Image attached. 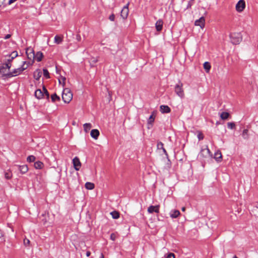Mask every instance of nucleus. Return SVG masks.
<instances>
[{"label":"nucleus","mask_w":258,"mask_h":258,"mask_svg":"<svg viewBox=\"0 0 258 258\" xmlns=\"http://www.w3.org/2000/svg\"><path fill=\"white\" fill-rule=\"evenodd\" d=\"M29 64L30 63L29 62L24 61L23 62L22 65L21 67L13 70L12 72H10L5 74V76L8 78L17 76L21 74L24 71L26 70L28 68Z\"/></svg>","instance_id":"obj_1"},{"label":"nucleus","mask_w":258,"mask_h":258,"mask_svg":"<svg viewBox=\"0 0 258 258\" xmlns=\"http://www.w3.org/2000/svg\"><path fill=\"white\" fill-rule=\"evenodd\" d=\"M183 86V83L180 81H179L178 83H177L174 87L175 93L181 99L183 98L185 96Z\"/></svg>","instance_id":"obj_2"},{"label":"nucleus","mask_w":258,"mask_h":258,"mask_svg":"<svg viewBox=\"0 0 258 258\" xmlns=\"http://www.w3.org/2000/svg\"><path fill=\"white\" fill-rule=\"evenodd\" d=\"M73 98V93L69 88L63 89L62 93V99L65 103H69Z\"/></svg>","instance_id":"obj_3"},{"label":"nucleus","mask_w":258,"mask_h":258,"mask_svg":"<svg viewBox=\"0 0 258 258\" xmlns=\"http://www.w3.org/2000/svg\"><path fill=\"white\" fill-rule=\"evenodd\" d=\"M231 42L235 45L239 44L242 40V36L240 33H234L230 35Z\"/></svg>","instance_id":"obj_4"},{"label":"nucleus","mask_w":258,"mask_h":258,"mask_svg":"<svg viewBox=\"0 0 258 258\" xmlns=\"http://www.w3.org/2000/svg\"><path fill=\"white\" fill-rule=\"evenodd\" d=\"M129 3H127L122 9L120 13V16L124 20L127 18L129 10H128Z\"/></svg>","instance_id":"obj_5"},{"label":"nucleus","mask_w":258,"mask_h":258,"mask_svg":"<svg viewBox=\"0 0 258 258\" xmlns=\"http://www.w3.org/2000/svg\"><path fill=\"white\" fill-rule=\"evenodd\" d=\"M236 10L238 12H242L245 8V3L244 0H240L236 5Z\"/></svg>","instance_id":"obj_6"},{"label":"nucleus","mask_w":258,"mask_h":258,"mask_svg":"<svg viewBox=\"0 0 258 258\" xmlns=\"http://www.w3.org/2000/svg\"><path fill=\"white\" fill-rule=\"evenodd\" d=\"M73 163L75 170L77 171L79 170L81 167V163L79 158L77 157H75L73 160Z\"/></svg>","instance_id":"obj_7"},{"label":"nucleus","mask_w":258,"mask_h":258,"mask_svg":"<svg viewBox=\"0 0 258 258\" xmlns=\"http://www.w3.org/2000/svg\"><path fill=\"white\" fill-rule=\"evenodd\" d=\"M205 24V19L204 17H201L199 20H197L195 22L196 26H199L201 28H204Z\"/></svg>","instance_id":"obj_8"},{"label":"nucleus","mask_w":258,"mask_h":258,"mask_svg":"<svg viewBox=\"0 0 258 258\" xmlns=\"http://www.w3.org/2000/svg\"><path fill=\"white\" fill-rule=\"evenodd\" d=\"M27 57L29 59H34L35 57V53L34 50L30 48H28L26 49V52Z\"/></svg>","instance_id":"obj_9"},{"label":"nucleus","mask_w":258,"mask_h":258,"mask_svg":"<svg viewBox=\"0 0 258 258\" xmlns=\"http://www.w3.org/2000/svg\"><path fill=\"white\" fill-rule=\"evenodd\" d=\"M155 115H154V112H153L152 114L150 115L148 119V128L150 129L153 125V123L154 121Z\"/></svg>","instance_id":"obj_10"},{"label":"nucleus","mask_w":258,"mask_h":258,"mask_svg":"<svg viewBox=\"0 0 258 258\" xmlns=\"http://www.w3.org/2000/svg\"><path fill=\"white\" fill-rule=\"evenodd\" d=\"M148 212L149 213H152L155 212L158 213L159 212V206H150L148 208Z\"/></svg>","instance_id":"obj_11"},{"label":"nucleus","mask_w":258,"mask_h":258,"mask_svg":"<svg viewBox=\"0 0 258 258\" xmlns=\"http://www.w3.org/2000/svg\"><path fill=\"white\" fill-rule=\"evenodd\" d=\"M22 174L26 173L28 170V167L26 165H16Z\"/></svg>","instance_id":"obj_12"},{"label":"nucleus","mask_w":258,"mask_h":258,"mask_svg":"<svg viewBox=\"0 0 258 258\" xmlns=\"http://www.w3.org/2000/svg\"><path fill=\"white\" fill-rule=\"evenodd\" d=\"M160 110L162 113H169L171 111L170 108L167 105H161Z\"/></svg>","instance_id":"obj_13"},{"label":"nucleus","mask_w":258,"mask_h":258,"mask_svg":"<svg viewBox=\"0 0 258 258\" xmlns=\"http://www.w3.org/2000/svg\"><path fill=\"white\" fill-rule=\"evenodd\" d=\"M163 24V22L162 20H161L160 19L158 20L156 22V24H155V27H156V30L157 31L159 32L162 29Z\"/></svg>","instance_id":"obj_14"},{"label":"nucleus","mask_w":258,"mask_h":258,"mask_svg":"<svg viewBox=\"0 0 258 258\" xmlns=\"http://www.w3.org/2000/svg\"><path fill=\"white\" fill-rule=\"evenodd\" d=\"M99 134V132L97 129H93L91 131V136L95 140L98 139Z\"/></svg>","instance_id":"obj_15"},{"label":"nucleus","mask_w":258,"mask_h":258,"mask_svg":"<svg viewBox=\"0 0 258 258\" xmlns=\"http://www.w3.org/2000/svg\"><path fill=\"white\" fill-rule=\"evenodd\" d=\"M12 66V64L10 62H8L6 61L5 63L4 64L3 67L0 69V72L1 73H5V70L6 69H10Z\"/></svg>","instance_id":"obj_16"},{"label":"nucleus","mask_w":258,"mask_h":258,"mask_svg":"<svg viewBox=\"0 0 258 258\" xmlns=\"http://www.w3.org/2000/svg\"><path fill=\"white\" fill-rule=\"evenodd\" d=\"M211 153L210 150L208 148L202 149L199 154L200 156L206 157L207 156Z\"/></svg>","instance_id":"obj_17"},{"label":"nucleus","mask_w":258,"mask_h":258,"mask_svg":"<svg viewBox=\"0 0 258 258\" xmlns=\"http://www.w3.org/2000/svg\"><path fill=\"white\" fill-rule=\"evenodd\" d=\"M35 96L38 99L42 98L44 96L43 90L42 91L41 89L36 90L35 92Z\"/></svg>","instance_id":"obj_18"},{"label":"nucleus","mask_w":258,"mask_h":258,"mask_svg":"<svg viewBox=\"0 0 258 258\" xmlns=\"http://www.w3.org/2000/svg\"><path fill=\"white\" fill-rule=\"evenodd\" d=\"M180 215V212L177 210H172L170 213V216L172 218H176Z\"/></svg>","instance_id":"obj_19"},{"label":"nucleus","mask_w":258,"mask_h":258,"mask_svg":"<svg viewBox=\"0 0 258 258\" xmlns=\"http://www.w3.org/2000/svg\"><path fill=\"white\" fill-rule=\"evenodd\" d=\"M157 147L158 149H161V150H162L163 152H164V153L165 154L166 156L167 157H168V154H167L165 149L164 148L163 144L162 142H158L157 143Z\"/></svg>","instance_id":"obj_20"},{"label":"nucleus","mask_w":258,"mask_h":258,"mask_svg":"<svg viewBox=\"0 0 258 258\" xmlns=\"http://www.w3.org/2000/svg\"><path fill=\"white\" fill-rule=\"evenodd\" d=\"M222 157V154L220 151H217L215 153L214 158L217 161H220Z\"/></svg>","instance_id":"obj_21"},{"label":"nucleus","mask_w":258,"mask_h":258,"mask_svg":"<svg viewBox=\"0 0 258 258\" xmlns=\"http://www.w3.org/2000/svg\"><path fill=\"white\" fill-rule=\"evenodd\" d=\"M42 57H43V54L42 52H41L40 51L37 52L36 53V54H35L34 58L37 61H40L42 60Z\"/></svg>","instance_id":"obj_22"},{"label":"nucleus","mask_w":258,"mask_h":258,"mask_svg":"<svg viewBox=\"0 0 258 258\" xmlns=\"http://www.w3.org/2000/svg\"><path fill=\"white\" fill-rule=\"evenodd\" d=\"M33 76L35 79L38 80L40 79L41 76V72L40 70H37L34 73Z\"/></svg>","instance_id":"obj_23"},{"label":"nucleus","mask_w":258,"mask_h":258,"mask_svg":"<svg viewBox=\"0 0 258 258\" xmlns=\"http://www.w3.org/2000/svg\"><path fill=\"white\" fill-rule=\"evenodd\" d=\"M84 130L85 132L87 133L92 127V125L90 123H86L83 125Z\"/></svg>","instance_id":"obj_24"},{"label":"nucleus","mask_w":258,"mask_h":258,"mask_svg":"<svg viewBox=\"0 0 258 258\" xmlns=\"http://www.w3.org/2000/svg\"><path fill=\"white\" fill-rule=\"evenodd\" d=\"M43 167V163L41 161H37L34 163V167L36 169H42Z\"/></svg>","instance_id":"obj_25"},{"label":"nucleus","mask_w":258,"mask_h":258,"mask_svg":"<svg viewBox=\"0 0 258 258\" xmlns=\"http://www.w3.org/2000/svg\"><path fill=\"white\" fill-rule=\"evenodd\" d=\"M85 187L87 189H90V190L93 189L95 187L94 184L92 183V182H86L85 183Z\"/></svg>","instance_id":"obj_26"},{"label":"nucleus","mask_w":258,"mask_h":258,"mask_svg":"<svg viewBox=\"0 0 258 258\" xmlns=\"http://www.w3.org/2000/svg\"><path fill=\"white\" fill-rule=\"evenodd\" d=\"M63 37L56 35L54 37V42L57 44H60L62 42Z\"/></svg>","instance_id":"obj_27"},{"label":"nucleus","mask_w":258,"mask_h":258,"mask_svg":"<svg viewBox=\"0 0 258 258\" xmlns=\"http://www.w3.org/2000/svg\"><path fill=\"white\" fill-rule=\"evenodd\" d=\"M204 68L206 72L208 73L211 69V65L209 62H205L204 63Z\"/></svg>","instance_id":"obj_28"},{"label":"nucleus","mask_w":258,"mask_h":258,"mask_svg":"<svg viewBox=\"0 0 258 258\" xmlns=\"http://www.w3.org/2000/svg\"><path fill=\"white\" fill-rule=\"evenodd\" d=\"M66 80V78L62 76H60V77L58 78L59 83L60 84H61L63 87H64L65 85Z\"/></svg>","instance_id":"obj_29"},{"label":"nucleus","mask_w":258,"mask_h":258,"mask_svg":"<svg viewBox=\"0 0 258 258\" xmlns=\"http://www.w3.org/2000/svg\"><path fill=\"white\" fill-rule=\"evenodd\" d=\"M229 116V114L226 112H223L220 114V117L224 120L227 119Z\"/></svg>","instance_id":"obj_30"},{"label":"nucleus","mask_w":258,"mask_h":258,"mask_svg":"<svg viewBox=\"0 0 258 258\" xmlns=\"http://www.w3.org/2000/svg\"><path fill=\"white\" fill-rule=\"evenodd\" d=\"M110 214L114 219H117L119 217V213L117 211H113Z\"/></svg>","instance_id":"obj_31"},{"label":"nucleus","mask_w":258,"mask_h":258,"mask_svg":"<svg viewBox=\"0 0 258 258\" xmlns=\"http://www.w3.org/2000/svg\"><path fill=\"white\" fill-rule=\"evenodd\" d=\"M51 99L52 102H55L56 100H59L60 98L56 94H53L51 96Z\"/></svg>","instance_id":"obj_32"},{"label":"nucleus","mask_w":258,"mask_h":258,"mask_svg":"<svg viewBox=\"0 0 258 258\" xmlns=\"http://www.w3.org/2000/svg\"><path fill=\"white\" fill-rule=\"evenodd\" d=\"M242 136L244 139H248V130L247 129H245L243 131Z\"/></svg>","instance_id":"obj_33"},{"label":"nucleus","mask_w":258,"mask_h":258,"mask_svg":"<svg viewBox=\"0 0 258 258\" xmlns=\"http://www.w3.org/2000/svg\"><path fill=\"white\" fill-rule=\"evenodd\" d=\"M35 157L33 155L29 156L27 158V161L29 162H33L35 160Z\"/></svg>","instance_id":"obj_34"},{"label":"nucleus","mask_w":258,"mask_h":258,"mask_svg":"<svg viewBox=\"0 0 258 258\" xmlns=\"http://www.w3.org/2000/svg\"><path fill=\"white\" fill-rule=\"evenodd\" d=\"M43 93L44 94V96H46L47 99L49 98V93L47 91V90H46V89L44 86L43 87Z\"/></svg>","instance_id":"obj_35"},{"label":"nucleus","mask_w":258,"mask_h":258,"mask_svg":"<svg viewBox=\"0 0 258 258\" xmlns=\"http://www.w3.org/2000/svg\"><path fill=\"white\" fill-rule=\"evenodd\" d=\"M43 75L46 78L48 79L50 78L49 72L46 69H43Z\"/></svg>","instance_id":"obj_36"},{"label":"nucleus","mask_w":258,"mask_h":258,"mask_svg":"<svg viewBox=\"0 0 258 258\" xmlns=\"http://www.w3.org/2000/svg\"><path fill=\"white\" fill-rule=\"evenodd\" d=\"M18 56V52L16 51H14L11 53L9 57H12V59H14Z\"/></svg>","instance_id":"obj_37"},{"label":"nucleus","mask_w":258,"mask_h":258,"mask_svg":"<svg viewBox=\"0 0 258 258\" xmlns=\"http://www.w3.org/2000/svg\"><path fill=\"white\" fill-rule=\"evenodd\" d=\"M30 240L26 238H24L23 240L24 245H25L26 246H29L30 244Z\"/></svg>","instance_id":"obj_38"},{"label":"nucleus","mask_w":258,"mask_h":258,"mask_svg":"<svg viewBox=\"0 0 258 258\" xmlns=\"http://www.w3.org/2000/svg\"><path fill=\"white\" fill-rule=\"evenodd\" d=\"M227 126L228 128L233 129L235 127V124L234 122H228L227 123Z\"/></svg>","instance_id":"obj_39"},{"label":"nucleus","mask_w":258,"mask_h":258,"mask_svg":"<svg viewBox=\"0 0 258 258\" xmlns=\"http://www.w3.org/2000/svg\"><path fill=\"white\" fill-rule=\"evenodd\" d=\"M5 177L7 179H10L12 177V173L10 172H6L5 174Z\"/></svg>","instance_id":"obj_40"},{"label":"nucleus","mask_w":258,"mask_h":258,"mask_svg":"<svg viewBox=\"0 0 258 258\" xmlns=\"http://www.w3.org/2000/svg\"><path fill=\"white\" fill-rule=\"evenodd\" d=\"M97 61H98V59L97 58L92 57L91 58L90 63H91V64H92V63L94 64V63H96Z\"/></svg>","instance_id":"obj_41"},{"label":"nucleus","mask_w":258,"mask_h":258,"mask_svg":"<svg viewBox=\"0 0 258 258\" xmlns=\"http://www.w3.org/2000/svg\"><path fill=\"white\" fill-rule=\"evenodd\" d=\"M198 138L199 139V140H202L204 139V135L203 134L201 133V132H199L198 134Z\"/></svg>","instance_id":"obj_42"},{"label":"nucleus","mask_w":258,"mask_h":258,"mask_svg":"<svg viewBox=\"0 0 258 258\" xmlns=\"http://www.w3.org/2000/svg\"><path fill=\"white\" fill-rule=\"evenodd\" d=\"M116 236L115 234H114V233L111 234V235H110V239L114 241L116 239Z\"/></svg>","instance_id":"obj_43"},{"label":"nucleus","mask_w":258,"mask_h":258,"mask_svg":"<svg viewBox=\"0 0 258 258\" xmlns=\"http://www.w3.org/2000/svg\"><path fill=\"white\" fill-rule=\"evenodd\" d=\"M166 258H175V255L173 253H169Z\"/></svg>","instance_id":"obj_44"},{"label":"nucleus","mask_w":258,"mask_h":258,"mask_svg":"<svg viewBox=\"0 0 258 258\" xmlns=\"http://www.w3.org/2000/svg\"><path fill=\"white\" fill-rule=\"evenodd\" d=\"M115 19V15L114 14H111L109 17V19L111 21H114Z\"/></svg>","instance_id":"obj_45"},{"label":"nucleus","mask_w":258,"mask_h":258,"mask_svg":"<svg viewBox=\"0 0 258 258\" xmlns=\"http://www.w3.org/2000/svg\"><path fill=\"white\" fill-rule=\"evenodd\" d=\"M17 0H8V4L9 5H11L12 4H13V3H14Z\"/></svg>","instance_id":"obj_46"},{"label":"nucleus","mask_w":258,"mask_h":258,"mask_svg":"<svg viewBox=\"0 0 258 258\" xmlns=\"http://www.w3.org/2000/svg\"><path fill=\"white\" fill-rule=\"evenodd\" d=\"M11 34H7V35L5 36L4 38H5V39H8L10 38L11 37Z\"/></svg>","instance_id":"obj_47"},{"label":"nucleus","mask_w":258,"mask_h":258,"mask_svg":"<svg viewBox=\"0 0 258 258\" xmlns=\"http://www.w3.org/2000/svg\"><path fill=\"white\" fill-rule=\"evenodd\" d=\"M76 39L78 41H80L81 39V37L80 35H77L76 36Z\"/></svg>","instance_id":"obj_48"},{"label":"nucleus","mask_w":258,"mask_h":258,"mask_svg":"<svg viewBox=\"0 0 258 258\" xmlns=\"http://www.w3.org/2000/svg\"><path fill=\"white\" fill-rule=\"evenodd\" d=\"M13 60V59H12V57H9V59H8V60H7V61L8 62H10V63H11V62L12 61V60Z\"/></svg>","instance_id":"obj_49"},{"label":"nucleus","mask_w":258,"mask_h":258,"mask_svg":"<svg viewBox=\"0 0 258 258\" xmlns=\"http://www.w3.org/2000/svg\"><path fill=\"white\" fill-rule=\"evenodd\" d=\"M194 0H190L189 3H188V7H190L191 6V2L193 1Z\"/></svg>","instance_id":"obj_50"},{"label":"nucleus","mask_w":258,"mask_h":258,"mask_svg":"<svg viewBox=\"0 0 258 258\" xmlns=\"http://www.w3.org/2000/svg\"><path fill=\"white\" fill-rule=\"evenodd\" d=\"M3 235H4V234H3V231L1 230H0V238L3 237Z\"/></svg>","instance_id":"obj_51"},{"label":"nucleus","mask_w":258,"mask_h":258,"mask_svg":"<svg viewBox=\"0 0 258 258\" xmlns=\"http://www.w3.org/2000/svg\"><path fill=\"white\" fill-rule=\"evenodd\" d=\"M91 254V252L89 251H87L86 252L87 256H89Z\"/></svg>","instance_id":"obj_52"},{"label":"nucleus","mask_w":258,"mask_h":258,"mask_svg":"<svg viewBox=\"0 0 258 258\" xmlns=\"http://www.w3.org/2000/svg\"><path fill=\"white\" fill-rule=\"evenodd\" d=\"M4 1V0H0V7H1L2 6V5L3 4Z\"/></svg>","instance_id":"obj_53"},{"label":"nucleus","mask_w":258,"mask_h":258,"mask_svg":"<svg viewBox=\"0 0 258 258\" xmlns=\"http://www.w3.org/2000/svg\"><path fill=\"white\" fill-rule=\"evenodd\" d=\"M181 210H182V211H183V212H184V211H185V207H182V208H181Z\"/></svg>","instance_id":"obj_54"},{"label":"nucleus","mask_w":258,"mask_h":258,"mask_svg":"<svg viewBox=\"0 0 258 258\" xmlns=\"http://www.w3.org/2000/svg\"><path fill=\"white\" fill-rule=\"evenodd\" d=\"M101 258H104V255L102 253L101 254Z\"/></svg>","instance_id":"obj_55"},{"label":"nucleus","mask_w":258,"mask_h":258,"mask_svg":"<svg viewBox=\"0 0 258 258\" xmlns=\"http://www.w3.org/2000/svg\"><path fill=\"white\" fill-rule=\"evenodd\" d=\"M233 258H238L236 255H235Z\"/></svg>","instance_id":"obj_56"}]
</instances>
